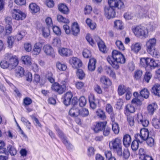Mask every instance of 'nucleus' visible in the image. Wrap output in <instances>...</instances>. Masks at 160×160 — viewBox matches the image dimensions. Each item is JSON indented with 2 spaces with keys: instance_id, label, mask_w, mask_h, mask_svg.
<instances>
[{
  "instance_id": "9",
  "label": "nucleus",
  "mask_w": 160,
  "mask_h": 160,
  "mask_svg": "<svg viewBox=\"0 0 160 160\" xmlns=\"http://www.w3.org/2000/svg\"><path fill=\"white\" fill-rule=\"evenodd\" d=\"M62 85H60L58 83L55 82L52 85L51 88L59 94H62L66 90V82L64 81L62 82Z\"/></svg>"
},
{
  "instance_id": "27",
  "label": "nucleus",
  "mask_w": 160,
  "mask_h": 160,
  "mask_svg": "<svg viewBox=\"0 0 160 160\" xmlns=\"http://www.w3.org/2000/svg\"><path fill=\"white\" fill-rule=\"evenodd\" d=\"M96 62V60L93 58L90 59L88 66L89 71H92L95 70Z\"/></svg>"
},
{
  "instance_id": "37",
  "label": "nucleus",
  "mask_w": 160,
  "mask_h": 160,
  "mask_svg": "<svg viewBox=\"0 0 160 160\" xmlns=\"http://www.w3.org/2000/svg\"><path fill=\"white\" fill-rule=\"evenodd\" d=\"M7 148L8 151L11 155L14 156L16 154L17 150L13 145H9Z\"/></svg>"
},
{
  "instance_id": "53",
  "label": "nucleus",
  "mask_w": 160,
  "mask_h": 160,
  "mask_svg": "<svg viewBox=\"0 0 160 160\" xmlns=\"http://www.w3.org/2000/svg\"><path fill=\"white\" fill-rule=\"evenodd\" d=\"M52 45L55 47H59L61 44V40L59 38H55L52 42Z\"/></svg>"
},
{
  "instance_id": "18",
  "label": "nucleus",
  "mask_w": 160,
  "mask_h": 160,
  "mask_svg": "<svg viewBox=\"0 0 160 160\" xmlns=\"http://www.w3.org/2000/svg\"><path fill=\"white\" fill-rule=\"evenodd\" d=\"M137 11L140 18L146 17L148 15V11L140 6L137 7Z\"/></svg>"
},
{
  "instance_id": "61",
  "label": "nucleus",
  "mask_w": 160,
  "mask_h": 160,
  "mask_svg": "<svg viewBox=\"0 0 160 160\" xmlns=\"http://www.w3.org/2000/svg\"><path fill=\"white\" fill-rule=\"evenodd\" d=\"M82 55L84 57L88 58L91 56L90 51L88 49H84L82 52Z\"/></svg>"
},
{
  "instance_id": "32",
  "label": "nucleus",
  "mask_w": 160,
  "mask_h": 160,
  "mask_svg": "<svg viewBox=\"0 0 160 160\" xmlns=\"http://www.w3.org/2000/svg\"><path fill=\"white\" fill-rule=\"evenodd\" d=\"M58 8L59 11L62 13L67 14L68 12V9L67 6L63 3L60 4L58 6Z\"/></svg>"
},
{
  "instance_id": "13",
  "label": "nucleus",
  "mask_w": 160,
  "mask_h": 160,
  "mask_svg": "<svg viewBox=\"0 0 160 160\" xmlns=\"http://www.w3.org/2000/svg\"><path fill=\"white\" fill-rule=\"evenodd\" d=\"M106 124V122H96L92 126V129L95 132H98L104 128Z\"/></svg>"
},
{
  "instance_id": "25",
  "label": "nucleus",
  "mask_w": 160,
  "mask_h": 160,
  "mask_svg": "<svg viewBox=\"0 0 160 160\" xmlns=\"http://www.w3.org/2000/svg\"><path fill=\"white\" fill-rule=\"evenodd\" d=\"M124 113L128 115L130 113H133L135 111L134 107L131 104H128L125 107Z\"/></svg>"
},
{
  "instance_id": "40",
  "label": "nucleus",
  "mask_w": 160,
  "mask_h": 160,
  "mask_svg": "<svg viewBox=\"0 0 160 160\" xmlns=\"http://www.w3.org/2000/svg\"><path fill=\"white\" fill-rule=\"evenodd\" d=\"M142 74V70H136L134 72V78L135 79L138 80L140 79Z\"/></svg>"
},
{
  "instance_id": "36",
  "label": "nucleus",
  "mask_w": 160,
  "mask_h": 160,
  "mask_svg": "<svg viewBox=\"0 0 160 160\" xmlns=\"http://www.w3.org/2000/svg\"><path fill=\"white\" fill-rule=\"evenodd\" d=\"M148 52L154 57L158 58L160 57L159 52L155 48L152 49Z\"/></svg>"
},
{
  "instance_id": "55",
  "label": "nucleus",
  "mask_w": 160,
  "mask_h": 160,
  "mask_svg": "<svg viewBox=\"0 0 160 160\" xmlns=\"http://www.w3.org/2000/svg\"><path fill=\"white\" fill-rule=\"evenodd\" d=\"M152 77V74L149 72H147L144 75V81L148 83Z\"/></svg>"
},
{
  "instance_id": "51",
  "label": "nucleus",
  "mask_w": 160,
  "mask_h": 160,
  "mask_svg": "<svg viewBox=\"0 0 160 160\" xmlns=\"http://www.w3.org/2000/svg\"><path fill=\"white\" fill-rule=\"evenodd\" d=\"M94 98V97L92 96L91 97H90L89 99L90 107L92 109H95L97 106Z\"/></svg>"
},
{
  "instance_id": "33",
  "label": "nucleus",
  "mask_w": 160,
  "mask_h": 160,
  "mask_svg": "<svg viewBox=\"0 0 160 160\" xmlns=\"http://www.w3.org/2000/svg\"><path fill=\"white\" fill-rule=\"evenodd\" d=\"M22 60L23 63L28 65L31 64L32 59L30 56L28 55H25L22 57Z\"/></svg>"
},
{
  "instance_id": "16",
  "label": "nucleus",
  "mask_w": 160,
  "mask_h": 160,
  "mask_svg": "<svg viewBox=\"0 0 160 160\" xmlns=\"http://www.w3.org/2000/svg\"><path fill=\"white\" fill-rule=\"evenodd\" d=\"M43 42L40 41L35 43L33 49V54L35 55H38L40 52L42 47Z\"/></svg>"
},
{
  "instance_id": "59",
  "label": "nucleus",
  "mask_w": 160,
  "mask_h": 160,
  "mask_svg": "<svg viewBox=\"0 0 160 160\" xmlns=\"http://www.w3.org/2000/svg\"><path fill=\"white\" fill-rule=\"evenodd\" d=\"M32 102V99L29 97H26L23 99V103L25 107L31 104Z\"/></svg>"
},
{
  "instance_id": "29",
  "label": "nucleus",
  "mask_w": 160,
  "mask_h": 160,
  "mask_svg": "<svg viewBox=\"0 0 160 160\" xmlns=\"http://www.w3.org/2000/svg\"><path fill=\"white\" fill-rule=\"evenodd\" d=\"M17 41L16 37L14 36H10L8 38L7 43L8 47L9 48H12Z\"/></svg>"
},
{
  "instance_id": "1",
  "label": "nucleus",
  "mask_w": 160,
  "mask_h": 160,
  "mask_svg": "<svg viewBox=\"0 0 160 160\" xmlns=\"http://www.w3.org/2000/svg\"><path fill=\"white\" fill-rule=\"evenodd\" d=\"M109 7H106L104 9L105 15L108 19L113 18L115 15L114 8L121 9L124 8V4L121 0H108Z\"/></svg>"
},
{
  "instance_id": "28",
  "label": "nucleus",
  "mask_w": 160,
  "mask_h": 160,
  "mask_svg": "<svg viewBox=\"0 0 160 160\" xmlns=\"http://www.w3.org/2000/svg\"><path fill=\"white\" fill-rule=\"evenodd\" d=\"M29 9L32 13H36L40 10L39 7L34 3H32L29 4Z\"/></svg>"
},
{
  "instance_id": "46",
  "label": "nucleus",
  "mask_w": 160,
  "mask_h": 160,
  "mask_svg": "<svg viewBox=\"0 0 160 160\" xmlns=\"http://www.w3.org/2000/svg\"><path fill=\"white\" fill-rule=\"evenodd\" d=\"M114 27L119 29H122L123 25L122 22L120 20H117L114 22Z\"/></svg>"
},
{
  "instance_id": "11",
  "label": "nucleus",
  "mask_w": 160,
  "mask_h": 160,
  "mask_svg": "<svg viewBox=\"0 0 160 160\" xmlns=\"http://www.w3.org/2000/svg\"><path fill=\"white\" fill-rule=\"evenodd\" d=\"M54 128L57 132L58 136L61 139L63 143L68 149H70L72 145L67 141L66 137L64 136L62 132L59 129V127L57 125H54Z\"/></svg>"
},
{
  "instance_id": "6",
  "label": "nucleus",
  "mask_w": 160,
  "mask_h": 160,
  "mask_svg": "<svg viewBox=\"0 0 160 160\" xmlns=\"http://www.w3.org/2000/svg\"><path fill=\"white\" fill-rule=\"evenodd\" d=\"M132 30L135 35L137 37L146 38L148 36V31L147 28L141 26L134 27Z\"/></svg>"
},
{
  "instance_id": "5",
  "label": "nucleus",
  "mask_w": 160,
  "mask_h": 160,
  "mask_svg": "<svg viewBox=\"0 0 160 160\" xmlns=\"http://www.w3.org/2000/svg\"><path fill=\"white\" fill-rule=\"evenodd\" d=\"M140 64L142 67L145 68L148 66L155 68L160 65V62L149 58H140Z\"/></svg>"
},
{
  "instance_id": "24",
  "label": "nucleus",
  "mask_w": 160,
  "mask_h": 160,
  "mask_svg": "<svg viewBox=\"0 0 160 160\" xmlns=\"http://www.w3.org/2000/svg\"><path fill=\"white\" fill-rule=\"evenodd\" d=\"M137 119L138 123L142 124L144 127H147L148 125L149 121L145 119H143L141 114L138 115Z\"/></svg>"
},
{
  "instance_id": "60",
  "label": "nucleus",
  "mask_w": 160,
  "mask_h": 160,
  "mask_svg": "<svg viewBox=\"0 0 160 160\" xmlns=\"http://www.w3.org/2000/svg\"><path fill=\"white\" fill-rule=\"evenodd\" d=\"M77 75L80 79H82L84 77L85 74L82 70L78 69L77 72Z\"/></svg>"
},
{
  "instance_id": "12",
  "label": "nucleus",
  "mask_w": 160,
  "mask_h": 160,
  "mask_svg": "<svg viewBox=\"0 0 160 160\" xmlns=\"http://www.w3.org/2000/svg\"><path fill=\"white\" fill-rule=\"evenodd\" d=\"M69 62L74 68H78L81 67L82 65L81 61L76 57L70 58L69 60Z\"/></svg>"
},
{
  "instance_id": "54",
  "label": "nucleus",
  "mask_w": 160,
  "mask_h": 160,
  "mask_svg": "<svg viewBox=\"0 0 160 160\" xmlns=\"http://www.w3.org/2000/svg\"><path fill=\"white\" fill-rule=\"evenodd\" d=\"M50 34L49 28H44L42 30V34L44 38H47L49 36Z\"/></svg>"
},
{
  "instance_id": "50",
  "label": "nucleus",
  "mask_w": 160,
  "mask_h": 160,
  "mask_svg": "<svg viewBox=\"0 0 160 160\" xmlns=\"http://www.w3.org/2000/svg\"><path fill=\"white\" fill-rule=\"evenodd\" d=\"M86 39L89 44L92 46H93L95 44L96 42V41H95L91 37L90 35L88 34L87 35L86 37Z\"/></svg>"
},
{
  "instance_id": "17",
  "label": "nucleus",
  "mask_w": 160,
  "mask_h": 160,
  "mask_svg": "<svg viewBox=\"0 0 160 160\" xmlns=\"http://www.w3.org/2000/svg\"><path fill=\"white\" fill-rule=\"evenodd\" d=\"M96 42L97 43L99 50L103 53L106 51V47L103 42L98 37H96Z\"/></svg>"
},
{
  "instance_id": "43",
  "label": "nucleus",
  "mask_w": 160,
  "mask_h": 160,
  "mask_svg": "<svg viewBox=\"0 0 160 160\" xmlns=\"http://www.w3.org/2000/svg\"><path fill=\"white\" fill-rule=\"evenodd\" d=\"M79 115L83 117H86L89 114L88 110L85 108H82L80 110H79Z\"/></svg>"
},
{
  "instance_id": "26",
  "label": "nucleus",
  "mask_w": 160,
  "mask_h": 160,
  "mask_svg": "<svg viewBox=\"0 0 160 160\" xmlns=\"http://www.w3.org/2000/svg\"><path fill=\"white\" fill-rule=\"evenodd\" d=\"M43 49L44 52L47 55H52L54 52L53 48L49 45H46L44 46Z\"/></svg>"
},
{
  "instance_id": "8",
  "label": "nucleus",
  "mask_w": 160,
  "mask_h": 160,
  "mask_svg": "<svg viewBox=\"0 0 160 160\" xmlns=\"http://www.w3.org/2000/svg\"><path fill=\"white\" fill-rule=\"evenodd\" d=\"M135 137L136 139L139 141V142H142L145 141L149 138V132L148 129L143 128L140 130V134H137L135 135Z\"/></svg>"
},
{
  "instance_id": "19",
  "label": "nucleus",
  "mask_w": 160,
  "mask_h": 160,
  "mask_svg": "<svg viewBox=\"0 0 160 160\" xmlns=\"http://www.w3.org/2000/svg\"><path fill=\"white\" fill-rule=\"evenodd\" d=\"M142 44L141 42L133 43L131 45V48L132 51L136 53H137L141 50Z\"/></svg>"
},
{
  "instance_id": "52",
  "label": "nucleus",
  "mask_w": 160,
  "mask_h": 160,
  "mask_svg": "<svg viewBox=\"0 0 160 160\" xmlns=\"http://www.w3.org/2000/svg\"><path fill=\"white\" fill-rule=\"evenodd\" d=\"M152 125L156 128H158L160 127V120L156 118L153 119L152 121Z\"/></svg>"
},
{
  "instance_id": "34",
  "label": "nucleus",
  "mask_w": 160,
  "mask_h": 160,
  "mask_svg": "<svg viewBox=\"0 0 160 160\" xmlns=\"http://www.w3.org/2000/svg\"><path fill=\"white\" fill-rule=\"evenodd\" d=\"M152 92L156 95L160 97V85L155 84L152 88Z\"/></svg>"
},
{
  "instance_id": "56",
  "label": "nucleus",
  "mask_w": 160,
  "mask_h": 160,
  "mask_svg": "<svg viewBox=\"0 0 160 160\" xmlns=\"http://www.w3.org/2000/svg\"><path fill=\"white\" fill-rule=\"evenodd\" d=\"M112 130L116 134H117L119 132V127L117 123H112Z\"/></svg>"
},
{
  "instance_id": "62",
  "label": "nucleus",
  "mask_w": 160,
  "mask_h": 160,
  "mask_svg": "<svg viewBox=\"0 0 160 160\" xmlns=\"http://www.w3.org/2000/svg\"><path fill=\"white\" fill-rule=\"evenodd\" d=\"M106 72L108 74L114 79L116 78L115 73L111 68H108L106 69Z\"/></svg>"
},
{
  "instance_id": "35",
  "label": "nucleus",
  "mask_w": 160,
  "mask_h": 160,
  "mask_svg": "<svg viewBox=\"0 0 160 160\" xmlns=\"http://www.w3.org/2000/svg\"><path fill=\"white\" fill-rule=\"evenodd\" d=\"M129 88H127L124 85H119L118 89V92L119 95H122L125 92H126L128 91V89Z\"/></svg>"
},
{
  "instance_id": "2",
  "label": "nucleus",
  "mask_w": 160,
  "mask_h": 160,
  "mask_svg": "<svg viewBox=\"0 0 160 160\" xmlns=\"http://www.w3.org/2000/svg\"><path fill=\"white\" fill-rule=\"evenodd\" d=\"M107 60L112 67L115 69H117L119 67L118 63L123 64L125 62V59L123 55L116 50L112 51V56H108Z\"/></svg>"
},
{
  "instance_id": "48",
  "label": "nucleus",
  "mask_w": 160,
  "mask_h": 160,
  "mask_svg": "<svg viewBox=\"0 0 160 160\" xmlns=\"http://www.w3.org/2000/svg\"><path fill=\"white\" fill-rule=\"evenodd\" d=\"M97 116L101 119L104 120L106 118V116L104 111L100 109H99L96 111Z\"/></svg>"
},
{
  "instance_id": "38",
  "label": "nucleus",
  "mask_w": 160,
  "mask_h": 160,
  "mask_svg": "<svg viewBox=\"0 0 160 160\" xmlns=\"http://www.w3.org/2000/svg\"><path fill=\"white\" fill-rule=\"evenodd\" d=\"M26 34V32L24 31H21L18 32L17 35L15 36L16 38H17V41L22 40L23 38L25 36Z\"/></svg>"
},
{
  "instance_id": "4",
  "label": "nucleus",
  "mask_w": 160,
  "mask_h": 160,
  "mask_svg": "<svg viewBox=\"0 0 160 160\" xmlns=\"http://www.w3.org/2000/svg\"><path fill=\"white\" fill-rule=\"evenodd\" d=\"M109 146L111 149L116 151L119 156H122V140L119 138H116L110 141Z\"/></svg>"
},
{
  "instance_id": "7",
  "label": "nucleus",
  "mask_w": 160,
  "mask_h": 160,
  "mask_svg": "<svg viewBox=\"0 0 160 160\" xmlns=\"http://www.w3.org/2000/svg\"><path fill=\"white\" fill-rule=\"evenodd\" d=\"M63 28L67 34L71 33L75 36H77L80 31L77 22H74L72 23L71 29L67 24L63 26Z\"/></svg>"
},
{
  "instance_id": "64",
  "label": "nucleus",
  "mask_w": 160,
  "mask_h": 160,
  "mask_svg": "<svg viewBox=\"0 0 160 160\" xmlns=\"http://www.w3.org/2000/svg\"><path fill=\"white\" fill-rule=\"evenodd\" d=\"M147 143L150 147L154 146L155 142L153 138L152 137H149L147 139Z\"/></svg>"
},
{
  "instance_id": "14",
  "label": "nucleus",
  "mask_w": 160,
  "mask_h": 160,
  "mask_svg": "<svg viewBox=\"0 0 160 160\" xmlns=\"http://www.w3.org/2000/svg\"><path fill=\"white\" fill-rule=\"evenodd\" d=\"M156 43V40L155 38H152L148 40L146 43L147 52L155 48Z\"/></svg>"
},
{
  "instance_id": "23",
  "label": "nucleus",
  "mask_w": 160,
  "mask_h": 160,
  "mask_svg": "<svg viewBox=\"0 0 160 160\" xmlns=\"http://www.w3.org/2000/svg\"><path fill=\"white\" fill-rule=\"evenodd\" d=\"M158 108V105L156 103H152L147 107L148 112L151 115H152Z\"/></svg>"
},
{
  "instance_id": "21",
  "label": "nucleus",
  "mask_w": 160,
  "mask_h": 160,
  "mask_svg": "<svg viewBox=\"0 0 160 160\" xmlns=\"http://www.w3.org/2000/svg\"><path fill=\"white\" fill-rule=\"evenodd\" d=\"M132 139L131 136L129 134H126L123 137V144L126 148L129 147L131 143Z\"/></svg>"
},
{
  "instance_id": "58",
  "label": "nucleus",
  "mask_w": 160,
  "mask_h": 160,
  "mask_svg": "<svg viewBox=\"0 0 160 160\" xmlns=\"http://www.w3.org/2000/svg\"><path fill=\"white\" fill-rule=\"evenodd\" d=\"M116 45L117 48L120 50L123 51L125 49L123 43L119 40L116 42Z\"/></svg>"
},
{
  "instance_id": "63",
  "label": "nucleus",
  "mask_w": 160,
  "mask_h": 160,
  "mask_svg": "<svg viewBox=\"0 0 160 160\" xmlns=\"http://www.w3.org/2000/svg\"><path fill=\"white\" fill-rule=\"evenodd\" d=\"M79 102L80 106L81 107H83L85 105L87 100L84 97L82 96L80 98Z\"/></svg>"
},
{
  "instance_id": "20",
  "label": "nucleus",
  "mask_w": 160,
  "mask_h": 160,
  "mask_svg": "<svg viewBox=\"0 0 160 160\" xmlns=\"http://www.w3.org/2000/svg\"><path fill=\"white\" fill-rule=\"evenodd\" d=\"M59 54L62 56H68L72 54L71 49L66 48H61L58 49Z\"/></svg>"
},
{
  "instance_id": "15",
  "label": "nucleus",
  "mask_w": 160,
  "mask_h": 160,
  "mask_svg": "<svg viewBox=\"0 0 160 160\" xmlns=\"http://www.w3.org/2000/svg\"><path fill=\"white\" fill-rule=\"evenodd\" d=\"M72 96L71 92H68L64 94L62 99L63 103L65 105L68 106L70 105Z\"/></svg>"
},
{
  "instance_id": "31",
  "label": "nucleus",
  "mask_w": 160,
  "mask_h": 160,
  "mask_svg": "<svg viewBox=\"0 0 160 160\" xmlns=\"http://www.w3.org/2000/svg\"><path fill=\"white\" fill-rule=\"evenodd\" d=\"M79 109L75 107L71 108L69 112V114L72 117H76L79 115Z\"/></svg>"
},
{
  "instance_id": "22",
  "label": "nucleus",
  "mask_w": 160,
  "mask_h": 160,
  "mask_svg": "<svg viewBox=\"0 0 160 160\" xmlns=\"http://www.w3.org/2000/svg\"><path fill=\"white\" fill-rule=\"evenodd\" d=\"M100 82L103 84L105 85L106 88L110 86L112 84V82L110 79L104 76H102L101 77Z\"/></svg>"
},
{
  "instance_id": "41",
  "label": "nucleus",
  "mask_w": 160,
  "mask_h": 160,
  "mask_svg": "<svg viewBox=\"0 0 160 160\" xmlns=\"http://www.w3.org/2000/svg\"><path fill=\"white\" fill-rule=\"evenodd\" d=\"M105 155L108 160H116V158L112 156V152L110 151H107L104 152Z\"/></svg>"
},
{
  "instance_id": "45",
  "label": "nucleus",
  "mask_w": 160,
  "mask_h": 160,
  "mask_svg": "<svg viewBox=\"0 0 160 160\" xmlns=\"http://www.w3.org/2000/svg\"><path fill=\"white\" fill-rule=\"evenodd\" d=\"M12 28L11 25H7L5 27V31L4 33L5 35H8L11 33Z\"/></svg>"
},
{
  "instance_id": "42",
  "label": "nucleus",
  "mask_w": 160,
  "mask_h": 160,
  "mask_svg": "<svg viewBox=\"0 0 160 160\" xmlns=\"http://www.w3.org/2000/svg\"><path fill=\"white\" fill-rule=\"evenodd\" d=\"M56 66L59 70L62 71H65L67 68V66L65 64L59 62L57 63Z\"/></svg>"
},
{
  "instance_id": "39",
  "label": "nucleus",
  "mask_w": 160,
  "mask_h": 160,
  "mask_svg": "<svg viewBox=\"0 0 160 160\" xmlns=\"http://www.w3.org/2000/svg\"><path fill=\"white\" fill-rule=\"evenodd\" d=\"M141 96L147 99L148 98L149 93L147 89L144 88L142 89L140 92Z\"/></svg>"
},
{
  "instance_id": "49",
  "label": "nucleus",
  "mask_w": 160,
  "mask_h": 160,
  "mask_svg": "<svg viewBox=\"0 0 160 160\" xmlns=\"http://www.w3.org/2000/svg\"><path fill=\"white\" fill-rule=\"evenodd\" d=\"M57 19L59 22L65 23H68L69 22V21L68 19L63 17L61 15H58L57 17Z\"/></svg>"
},
{
  "instance_id": "47",
  "label": "nucleus",
  "mask_w": 160,
  "mask_h": 160,
  "mask_svg": "<svg viewBox=\"0 0 160 160\" xmlns=\"http://www.w3.org/2000/svg\"><path fill=\"white\" fill-rule=\"evenodd\" d=\"M139 141L136 139L133 141L131 144V148L133 151H136L138 148Z\"/></svg>"
},
{
  "instance_id": "44",
  "label": "nucleus",
  "mask_w": 160,
  "mask_h": 160,
  "mask_svg": "<svg viewBox=\"0 0 160 160\" xmlns=\"http://www.w3.org/2000/svg\"><path fill=\"white\" fill-rule=\"evenodd\" d=\"M95 150L94 148L92 147H89L87 151V155L89 157H91L95 154Z\"/></svg>"
},
{
  "instance_id": "3",
  "label": "nucleus",
  "mask_w": 160,
  "mask_h": 160,
  "mask_svg": "<svg viewBox=\"0 0 160 160\" xmlns=\"http://www.w3.org/2000/svg\"><path fill=\"white\" fill-rule=\"evenodd\" d=\"M18 64L17 57L15 56H12L9 53H7L5 56L4 60L1 62V67L3 69L9 68L10 69L14 68Z\"/></svg>"
},
{
  "instance_id": "57",
  "label": "nucleus",
  "mask_w": 160,
  "mask_h": 160,
  "mask_svg": "<svg viewBox=\"0 0 160 160\" xmlns=\"http://www.w3.org/2000/svg\"><path fill=\"white\" fill-rule=\"evenodd\" d=\"M123 160H127L130 156V152L128 149L124 150L123 154H122Z\"/></svg>"
},
{
  "instance_id": "10",
  "label": "nucleus",
  "mask_w": 160,
  "mask_h": 160,
  "mask_svg": "<svg viewBox=\"0 0 160 160\" xmlns=\"http://www.w3.org/2000/svg\"><path fill=\"white\" fill-rule=\"evenodd\" d=\"M12 14V18L17 20H22L26 17V14L19 9H14Z\"/></svg>"
},
{
  "instance_id": "30",
  "label": "nucleus",
  "mask_w": 160,
  "mask_h": 160,
  "mask_svg": "<svg viewBox=\"0 0 160 160\" xmlns=\"http://www.w3.org/2000/svg\"><path fill=\"white\" fill-rule=\"evenodd\" d=\"M24 70L23 68L20 66H17L15 69V75L17 77H22L24 75Z\"/></svg>"
}]
</instances>
